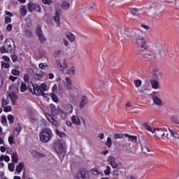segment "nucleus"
Returning a JSON list of instances; mask_svg holds the SVG:
<instances>
[{"instance_id":"nucleus-43","label":"nucleus","mask_w":179,"mask_h":179,"mask_svg":"<svg viewBox=\"0 0 179 179\" xmlns=\"http://www.w3.org/2000/svg\"><path fill=\"white\" fill-rule=\"evenodd\" d=\"M59 114H60L62 118H63V120H65L67 117L66 115V112L62 110V109L59 108Z\"/></svg>"},{"instance_id":"nucleus-36","label":"nucleus","mask_w":179,"mask_h":179,"mask_svg":"<svg viewBox=\"0 0 179 179\" xmlns=\"http://www.w3.org/2000/svg\"><path fill=\"white\" fill-rule=\"evenodd\" d=\"M20 10L23 16H26V15H27V7H26V6H21L20 7Z\"/></svg>"},{"instance_id":"nucleus-13","label":"nucleus","mask_w":179,"mask_h":179,"mask_svg":"<svg viewBox=\"0 0 179 179\" xmlns=\"http://www.w3.org/2000/svg\"><path fill=\"white\" fill-rule=\"evenodd\" d=\"M63 92H64V87H62V86L58 87L57 84H55L52 87V94H62Z\"/></svg>"},{"instance_id":"nucleus-28","label":"nucleus","mask_w":179,"mask_h":179,"mask_svg":"<svg viewBox=\"0 0 179 179\" xmlns=\"http://www.w3.org/2000/svg\"><path fill=\"white\" fill-rule=\"evenodd\" d=\"M61 6L62 8V9H64V10H68V9H69V8H71V3H69L68 1H63L61 3Z\"/></svg>"},{"instance_id":"nucleus-18","label":"nucleus","mask_w":179,"mask_h":179,"mask_svg":"<svg viewBox=\"0 0 179 179\" xmlns=\"http://www.w3.org/2000/svg\"><path fill=\"white\" fill-rule=\"evenodd\" d=\"M152 99L153 103L156 104L158 107H162V106H163V101H162L157 96L152 95Z\"/></svg>"},{"instance_id":"nucleus-17","label":"nucleus","mask_w":179,"mask_h":179,"mask_svg":"<svg viewBox=\"0 0 179 179\" xmlns=\"http://www.w3.org/2000/svg\"><path fill=\"white\" fill-rule=\"evenodd\" d=\"M150 82L151 83V87L154 89L155 90H159L160 89V83H159V80L151 79L150 80Z\"/></svg>"},{"instance_id":"nucleus-50","label":"nucleus","mask_w":179,"mask_h":179,"mask_svg":"<svg viewBox=\"0 0 179 179\" xmlns=\"http://www.w3.org/2000/svg\"><path fill=\"white\" fill-rule=\"evenodd\" d=\"M8 170L10 171H15V163H9L8 164Z\"/></svg>"},{"instance_id":"nucleus-64","label":"nucleus","mask_w":179,"mask_h":179,"mask_svg":"<svg viewBox=\"0 0 179 179\" xmlns=\"http://www.w3.org/2000/svg\"><path fill=\"white\" fill-rule=\"evenodd\" d=\"M62 50H56L54 53V57L55 58L58 57V55H60L62 54Z\"/></svg>"},{"instance_id":"nucleus-37","label":"nucleus","mask_w":179,"mask_h":179,"mask_svg":"<svg viewBox=\"0 0 179 179\" xmlns=\"http://www.w3.org/2000/svg\"><path fill=\"white\" fill-rule=\"evenodd\" d=\"M13 163H17L19 162V157L17 155V152L13 153L11 156Z\"/></svg>"},{"instance_id":"nucleus-57","label":"nucleus","mask_w":179,"mask_h":179,"mask_svg":"<svg viewBox=\"0 0 179 179\" xmlns=\"http://www.w3.org/2000/svg\"><path fill=\"white\" fill-rule=\"evenodd\" d=\"M12 22V18L10 17L6 16L4 18V23L6 24H8V23H11Z\"/></svg>"},{"instance_id":"nucleus-5","label":"nucleus","mask_w":179,"mask_h":179,"mask_svg":"<svg viewBox=\"0 0 179 179\" xmlns=\"http://www.w3.org/2000/svg\"><path fill=\"white\" fill-rule=\"evenodd\" d=\"M54 149L57 153H62L66 149V142L64 140L55 142Z\"/></svg>"},{"instance_id":"nucleus-12","label":"nucleus","mask_w":179,"mask_h":179,"mask_svg":"<svg viewBox=\"0 0 179 179\" xmlns=\"http://www.w3.org/2000/svg\"><path fill=\"white\" fill-rule=\"evenodd\" d=\"M128 31H129L128 29L125 28H117V33L118 38L120 40H124V38H125V37L128 36Z\"/></svg>"},{"instance_id":"nucleus-2","label":"nucleus","mask_w":179,"mask_h":179,"mask_svg":"<svg viewBox=\"0 0 179 179\" xmlns=\"http://www.w3.org/2000/svg\"><path fill=\"white\" fill-rule=\"evenodd\" d=\"M143 127L147 129V131H149L150 132H152V134H155V136L157 138V139H163L164 138V135L166 134L164 133V130L162 128L159 129H152V126L149 125L148 123H143Z\"/></svg>"},{"instance_id":"nucleus-59","label":"nucleus","mask_w":179,"mask_h":179,"mask_svg":"<svg viewBox=\"0 0 179 179\" xmlns=\"http://www.w3.org/2000/svg\"><path fill=\"white\" fill-rule=\"evenodd\" d=\"M110 171H111V167L110 166H106V169L104 171L106 176H110Z\"/></svg>"},{"instance_id":"nucleus-20","label":"nucleus","mask_w":179,"mask_h":179,"mask_svg":"<svg viewBox=\"0 0 179 179\" xmlns=\"http://www.w3.org/2000/svg\"><path fill=\"white\" fill-rule=\"evenodd\" d=\"M141 146L143 153H148V152H150L148 149V142H146V140H143L141 141Z\"/></svg>"},{"instance_id":"nucleus-39","label":"nucleus","mask_w":179,"mask_h":179,"mask_svg":"<svg viewBox=\"0 0 179 179\" xmlns=\"http://www.w3.org/2000/svg\"><path fill=\"white\" fill-rule=\"evenodd\" d=\"M36 34L37 36H41L42 34H43V30L41 29V26L38 25V26L36 27Z\"/></svg>"},{"instance_id":"nucleus-21","label":"nucleus","mask_w":179,"mask_h":179,"mask_svg":"<svg viewBox=\"0 0 179 179\" xmlns=\"http://www.w3.org/2000/svg\"><path fill=\"white\" fill-rule=\"evenodd\" d=\"M45 117H46L47 120H48V121L50 122H51V124H52V125H55V127H58V121H57V120L54 119V117H52V116H51V115H50L48 113H45Z\"/></svg>"},{"instance_id":"nucleus-23","label":"nucleus","mask_w":179,"mask_h":179,"mask_svg":"<svg viewBox=\"0 0 179 179\" xmlns=\"http://www.w3.org/2000/svg\"><path fill=\"white\" fill-rule=\"evenodd\" d=\"M163 76V73H161L160 71L157 69H154L153 70V78L154 80H158L160 79Z\"/></svg>"},{"instance_id":"nucleus-41","label":"nucleus","mask_w":179,"mask_h":179,"mask_svg":"<svg viewBox=\"0 0 179 179\" xmlns=\"http://www.w3.org/2000/svg\"><path fill=\"white\" fill-rule=\"evenodd\" d=\"M6 162L7 163L9 162L10 161V158L9 157V156H6V155H1L0 157V162Z\"/></svg>"},{"instance_id":"nucleus-22","label":"nucleus","mask_w":179,"mask_h":179,"mask_svg":"<svg viewBox=\"0 0 179 179\" xmlns=\"http://www.w3.org/2000/svg\"><path fill=\"white\" fill-rule=\"evenodd\" d=\"M66 75H69L70 76H73L76 75V67L75 66H72L67 69L66 71Z\"/></svg>"},{"instance_id":"nucleus-9","label":"nucleus","mask_w":179,"mask_h":179,"mask_svg":"<svg viewBox=\"0 0 179 179\" xmlns=\"http://www.w3.org/2000/svg\"><path fill=\"white\" fill-rule=\"evenodd\" d=\"M29 90L32 94H36V96H41L43 93V91L37 85H30Z\"/></svg>"},{"instance_id":"nucleus-1","label":"nucleus","mask_w":179,"mask_h":179,"mask_svg":"<svg viewBox=\"0 0 179 179\" xmlns=\"http://www.w3.org/2000/svg\"><path fill=\"white\" fill-rule=\"evenodd\" d=\"M16 45H15V41H13L12 38H8L5 43L3 47L0 48V52L2 54H6V52H12L13 51H15Z\"/></svg>"},{"instance_id":"nucleus-31","label":"nucleus","mask_w":179,"mask_h":179,"mask_svg":"<svg viewBox=\"0 0 179 179\" xmlns=\"http://www.w3.org/2000/svg\"><path fill=\"white\" fill-rule=\"evenodd\" d=\"M87 103V98L86 96H82L80 102V108H83Z\"/></svg>"},{"instance_id":"nucleus-52","label":"nucleus","mask_w":179,"mask_h":179,"mask_svg":"<svg viewBox=\"0 0 179 179\" xmlns=\"http://www.w3.org/2000/svg\"><path fill=\"white\" fill-rule=\"evenodd\" d=\"M8 143L9 145H13L15 143V137L13 136L8 137Z\"/></svg>"},{"instance_id":"nucleus-51","label":"nucleus","mask_w":179,"mask_h":179,"mask_svg":"<svg viewBox=\"0 0 179 179\" xmlns=\"http://www.w3.org/2000/svg\"><path fill=\"white\" fill-rule=\"evenodd\" d=\"M4 113H10L12 111V106H7L3 108Z\"/></svg>"},{"instance_id":"nucleus-34","label":"nucleus","mask_w":179,"mask_h":179,"mask_svg":"<svg viewBox=\"0 0 179 179\" xmlns=\"http://www.w3.org/2000/svg\"><path fill=\"white\" fill-rule=\"evenodd\" d=\"M122 148L123 152H124L126 155H129V153H131V148L128 146V144H123Z\"/></svg>"},{"instance_id":"nucleus-32","label":"nucleus","mask_w":179,"mask_h":179,"mask_svg":"<svg viewBox=\"0 0 179 179\" xmlns=\"http://www.w3.org/2000/svg\"><path fill=\"white\" fill-rule=\"evenodd\" d=\"M125 138H128L129 142H132V143H136V136H129V134H124Z\"/></svg>"},{"instance_id":"nucleus-53","label":"nucleus","mask_w":179,"mask_h":179,"mask_svg":"<svg viewBox=\"0 0 179 179\" xmlns=\"http://www.w3.org/2000/svg\"><path fill=\"white\" fill-rule=\"evenodd\" d=\"M7 120H8L10 124H13L14 121H15V117H13V115H9L8 117H7Z\"/></svg>"},{"instance_id":"nucleus-54","label":"nucleus","mask_w":179,"mask_h":179,"mask_svg":"<svg viewBox=\"0 0 179 179\" xmlns=\"http://www.w3.org/2000/svg\"><path fill=\"white\" fill-rule=\"evenodd\" d=\"M33 78L34 79H36V80L43 79V75L39 73H35L34 74Z\"/></svg>"},{"instance_id":"nucleus-47","label":"nucleus","mask_w":179,"mask_h":179,"mask_svg":"<svg viewBox=\"0 0 179 179\" xmlns=\"http://www.w3.org/2000/svg\"><path fill=\"white\" fill-rule=\"evenodd\" d=\"M42 3H43V5H48V6H50V5H52V3H54V1L53 0H42Z\"/></svg>"},{"instance_id":"nucleus-55","label":"nucleus","mask_w":179,"mask_h":179,"mask_svg":"<svg viewBox=\"0 0 179 179\" xmlns=\"http://www.w3.org/2000/svg\"><path fill=\"white\" fill-rule=\"evenodd\" d=\"M2 101V107L3 108L8 106V104H9V101L6 100L5 99H1Z\"/></svg>"},{"instance_id":"nucleus-45","label":"nucleus","mask_w":179,"mask_h":179,"mask_svg":"<svg viewBox=\"0 0 179 179\" xmlns=\"http://www.w3.org/2000/svg\"><path fill=\"white\" fill-rule=\"evenodd\" d=\"M125 136V134H115L113 136L114 139H122Z\"/></svg>"},{"instance_id":"nucleus-33","label":"nucleus","mask_w":179,"mask_h":179,"mask_svg":"<svg viewBox=\"0 0 179 179\" xmlns=\"http://www.w3.org/2000/svg\"><path fill=\"white\" fill-rule=\"evenodd\" d=\"M129 12L133 16H139V9L138 8H131Z\"/></svg>"},{"instance_id":"nucleus-49","label":"nucleus","mask_w":179,"mask_h":179,"mask_svg":"<svg viewBox=\"0 0 179 179\" xmlns=\"http://www.w3.org/2000/svg\"><path fill=\"white\" fill-rule=\"evenodd\" d=\"M38 68L40 69L44 70V69H45V68H48V64H47L46 63H41L38 65Z\"/></svg>"},{"instance_id":"nucleus-56","label":"nucleus","mask_w":179,"mask_h":179,"mask_svg":"<svg viewBox=\"0 0 179 179\" xmlns=\"http://www.w3.org/2000/svg\"><path fill=\"white\" fill-rule=\"evenodd\" d=\"M134 85L136 87H139L142 85V81L141 80H135Z\"/></svg>"},{"instance_id":"nucleus-30","label":"nucleus","mask_w":179,"mask_h":179,"mask_svg":"<svg viewBox=\"0 0 179 179\" xmlns=\"http://www.w3.org/2000/svg\"><path fill=\"white\" fill-rule=\"evenodd\" d=\"M24 167V164L22 162H20L18 166L15 167V171L17 173V174H20L22 173V170H23V168Z\"/></svg>"},{"instance_id":"nucleus-8","label":"nucleus","mask_w":179,"mask_h":179,"mask_svg":"<svg viewBox=\"0 0 179 179\" xmlns=\"http://www.w3.org/2000/svg\"><path fill=\"white\" fill-rule=\"evenodd\" d=\"M27 8L29 12H34V10L36 12H41V6L32 1L27 4Z\"/></svg>"},{"instance_id":"nucleus-46","label":"nucleus","mask_w":179,"mask_h":179,"mask_svg":"<svg viewBox=\"0 0 179 179\" xmlns=\"http://www.w3.org/2000/svg\"><path fill=\"white\" fill-rule=\"evenodd\" d=\"M91 174H92L93 176H99V174H100V171H99L98 169H92L90 171Z\"/></svg>"},{"instance_id":"nucleus-29","label":"nucleus","mask_w":179,"mask_h":179,"mask_svg":"<svg viewBox=\"0 0 179 179\" xmlns=\"http://www.w3.org/2000/svg\"><path fill=\"white\" fill-rule=\"evenodd\" d=\"M50 111L52 115H57L59 114V108L57 109V107H55L54 105H50Z\"/></svg>"},{"instance_id":"nucleus-38","label":"nucleus","mask_w":179,"mask_h":179,"mask_svg":"<svg viewBox=\"0 0 179 179\" xmlns=\"http://www.w3.org/2000/svg\"><path fill=\"white\" fill-rule=\"evenodd\" d=\"M55 134L57 136H59V138H65V136H66V134L64 131H59L58 129H55Z\"/></svg>"},{"instance_id":"nucleus-6","label":"nucleus","mask_w":179,"mask_h":179,"mask_svg":"<svg viewBox=\"0 0 179 179\" xmlns=\"http://www.w3.org/2000/svg\"><path fill=\"white\" fill-rule=\"evenodd\" d=\"M71 120V122L77 127H80L83 123L85 124V118H83V117H80L79 115H72Z\"/></svg>"},{"instance_id":"nucleus-16","label":"nucleus","mask_w":179,"mask_h":179,"mask_svg":"<svg viewBox=\"0 0 179 179\" xmlns=\"http://www.w3.org/2000/svg\"><path fill=\"white\" fill-rule=\"evenodd\" d=\"M30 153L34 159H43V157H45V155L44 153L38 152L34 150H31Z\"/></svg>"},{"instance_id":"nucleus-19","label":"nucleus","mask_w":179,"mask_h":179,"mask_svg":"<svg viewBox=\"0 0 179 179\" xmlns=\"http://www.w3.org/2000/svg\"><path fill=\"white\" fill-rule=\"evenodd\" d=\"M64 110L66 114H72V113H73V106L70 103H66L64 106Z\"/></svg>"},{"instance_id":"nucleus-35","label":"nucleus","mask_w":179,"mask_h":179,"mask_svg":"<svg viewBox=\"0 0 179 179\" xmlns=\"http://www.w3.org/2000/svg\"><path fill=\"white\" fill-rule=\"evenodd\" d=\"M38 38L41 43V44H44L45 41H47V38L45 37V35L44 34H42V35L38 36Z\"/></svg>"},{"instance_id":"nucleus-48","label":"nucleus","mask_w":179,"mask_h":179,"mask_svg":"<svg viewBox=\"0 0 179 179\" xmlns=\"http://www.w3.org/2000/svg\"><path fill=\"white\" fill-rule=\"evenodd\" d=\"M27 90V85L26 83H22L20 87V92H24Z\"/></svg>"},{"instance_id":"nucleus-11","label":"nucleus","mask_w":179,"mask_h":179,"mask_svg":"<svg viewBox=\"0 0 179 179\" xmlns=\"http://www.w3.org/2000/svg\"><path fill=\"white\" fill-rule=\"evenodd\" d=\"M76 179H90V174L86 169H81L80 171L76 176Z\"/></svg>"},{"instance_id":"nucleus-14","label":"nucleus","mask_w":179,"mask_h":179,"mask_svg":"<svg viewBox=\"0 0 179 179\" xmlns=\"http://www.w3.org/2000/svg\"><path fill=\"white\" fill-rule=\"evenodd\" d=\"M45 51L43 50H38L36 52H35L34 57L36 59V61H38L40 59H43L44 57H45Z\"/></svg>"},{"instance_id":"nucleus-10","label":"nucleus","mask_w":179,"mask_h":179,"mask_svg":"<svg viewBox=\"0 0 179 179\" xmlns=\"http://www.w3.org/2000/svg\"><path fill=\"white\" fill-rule=\"evenodd\" d=\"M107 162L110 166H111L112 169L119 170L120 164H117V159L114 156H110L107 159Z\"/></svg>"},{"instance_id":"nucleus-40","label":"nucleus","mask_w":179,"mask_h":179,"mask_svg":"<svg viewBox=\"0 0 179 179\" xmlns=\"http://www.w3.org/2000/svg\"><path fill=\"white\" fill-rule=\"evenodd\" d=\"M1 68L4 69H9L10 68V64L5 62H1Z\"/></svg>"},{"instance_id":"nucleus-27","label":"nucleus","mask_w":179,"mask_h":179,"mask_svg":"<svg viewBox=\"0 0 179 179\" xmlns=\"http://www.w3.org/2000/svg\"><path fill=\"white\" fill-rule=\"evenodd\" d=\"M61 15V10H57L55 15L53 16V20L57 23V24H59V16Z\"/></svg>"},{"instance_id":"nucleus-62","label":"nucleus","mask_w":179,"mask_h":179,"mask_svg":"<svg viewBox=\"0 0 179 179\" xmlns=\"http://www.w3.org/2000/svg\"><path fill=\"white\" fill-rule=\"evenodd\" d=\"M50 97H52L53 101H55L56 103L58 101V97H57V95H55V94H51Z\"/></svg>"},{"instance_id":"nucleus-44","label":"nucleus","mask_w":179,"mask_h":179,"mask_svg":"<svg viewBox=\"0 0 179 179\" xmlns=\"http://www.w3.org/2000/svg\"><path fill=\"white\" fill-rule=\"evenodd\" d=\"M105 145L108 147V148H111L112 145H113V141H111V138L108 137L107 140L105 143Z\"/></svg>"},{"instance_id":"nucleus-63","label":"nucleus","mask_w":179,"mask_h":179,"mask_svg":"<svg viewBox=\"0 0 179 179\" xmlns=\"http://www.w3.org/2000/svg\"><path fill=\"white\" fill-rule=\"evenodd\" d=\"M12 29H13V25H12V24H8L6 27L7 31H12Z\"/></svg>"},{"instance_id":"nucleus-26","label":"nucleus","mask_w":179,"mask_h":179,"mask_svg":"<svg viewBox=\"0 0 179 179\" xmlns=\"http://www.w3.org/2000/svg\"><path fill=\"white\" fill-rule=\"evenodd\" d=\"M66 38L70 41V43H75L76 38L75 37V34L69 32L66 34Z\"/></svg>"},{"instance_id":"nucleus-3","label":"nucleus","mask_w":179,"mask_h":179,"mask_svg":"<svg viewBox=\"0 0 179 179\" xmlns=\"http://www.w3.org/2000/svg\"><path fill=\"white\" fill-rule=\"evenodd\" d=\"M136 46L140 51H145L148 49V45H146V41L145 38L141 35H138L135 39Z\"/></svg>"},{"instance_id":"nucleus-24","label":"nucleus","mask_w":179,"mask_h":179,"mask_svg":"<svg viewBox=\"0 0 179 179\" xmlns=\"http://www.w3.org/2000/svg\"><path fill=\"white\" fill-rule=\"evenodd\" d=\"M69 99L71 103H78V101H79V95L71 94L69 95Z\"/></svg>"},{"instance_id":"nucleus-7","label":"nucleus","mask_w":179,"mask_h":179,"mask_svg":"<svg viewBox=\"0 0 179 179\" xmlns=\"http://www.w3.org/2000/svg\"><path fill=\"white\" fill-rule=\"evenodd\" d=\"M56 65L58 68V69L60 71V72H65L66 69H68V62H66V59H64L62 62H61L60 60L57 59L55 60Z\"/></svg>"},{"instance_id":"nucleus-58","label":"nucleus","mask_w":179,"mask_h":179,"mask_svg":"<svg viewBox=\"0 0 179 179\" xmlns=\"http://www.w3.org/2000/svg\"><path fill=\"white\" fill-rule=\"evenodd\" d=\"M11 73L14 76H19L20 75V71L17 69H13Z\"/></svg>"},{"instance_id":"nucleus-61","label":"nucleus","mask_w":179,"mask_h":179,"mask_svg":"<svg viewBox=\"0 0 179 179\" xmlns=\"http://www.w3.org/2000/svg\"><path fill=\"white\" fill-rule=\"evenodd\" d=\"M41 89V90L45 92L47 90V85L44 83L41 84V86H38Z\"/></svg>"},{"instance_id":"nucleus-42","label":"nucleus","mask_w":179,"mask_h":179,"mask_svg":"<svg viewBox=\"0 0 179 179\" xmlns=\"http://www.w3.org/2000/svg\"><path fill=\"white\" fill-rule=\"evenodd\" d=\"M169 131L171 132V135L173 136L175 139H179V134L176 131H174L171 129H169Z\"/></svg>"},{"instance_id":"nucleus-15","label":"nucleus","mask_w":179,"mask_h":179,"mask_svg":"<svg viewBox=\"0 0 179 179\" xmlns=\"http://www.w3.org/2000/svg\"><path fill=\"white\" fill-rule=\"evenodd\" d=\"M64 87L66 89V90H72V79H71V78L66 77L64 81Z\"/></svg>"},{"instance_id":"nucleus-60","label":"nucleus","mask_w":179,"mask_h":179,"mask_svg":"<svg viewBox=\"0 0 179 179\" xmlns=\"http://www.w3.org/2000/svg\"><path fill=\"white\" fill-rule=\"evenodd\" d=\"M25 36H27V37H31V36H33V32L29 29H27L25 31Z\"/></svg>"},{"instance_id":"nucleus-25","label":"nucleus","mask_w":179,"mask_h":179,"mask_svg":"<svg viewBox=\"0 0 179 179\" xmlns=\"http://www.w3.org/2000/svg\"><path fill=\"white\" fill-rule=\"evenodd\" d=\"M13 106H17V95L16 94H9Z\"/></svg>"},{"instance_id":"nucleus-4","label":"nucleus","mask_w":179,"mask_h":179,"mask_svg":"<svg viewBox=\"0 0 179 179\" xmlns=\"http://www.w3.org/2000/svg\"><path fill=\"white\" fill-rule=\"evenodd\" d=\"M51 138H52V131L50 129H45L40 134V140L43 143H48Z\"/></svg>"}]
</instances>
